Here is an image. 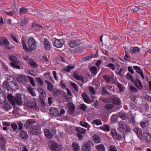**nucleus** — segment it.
<instances>
[{
    "label": "nucleus",
    "mask_w": 151,
    "mask_h": 151,
    "mask_svg": "<svg viewBox=\"0 0 151 151\" xmlns=\"http://www.w3.org/2000/svg\"><path fill=\"white\" fill-rule=\"evenodd\" d=\"M97 68L95 66H92L90 69V70L91 74L95 75L97 73Z\"/></svg>",
    "instance_id": "35"
},
{
    "label": "nucleus",
    "mask_w": 151,
    "mask_h": 151,
    "mask_svg": "<svg viewBox=\"0 0 151 151\" xmlns=\"http://www.w3.org/2000/svg\"><path fill=\"white\" fill-rule=\"evenodd\" d=\"M133 131L139 138H140L142 136V130L138 127H135L133 129Z\"/></svg>",
    "instance_id": "19"
},
{
    "label": "nucleus",
    "mask_w": 151,
    "mask_h": 151,
    "mask_svg": "<svg viewBox=\"0 0 151 151\" xmlns=\"http://www.w3.org/2000/svg\"><path fill=\"white\" fill-rule=\"evenodd\" d=\"M73 151H79L80 150V147L76 142H73L72 145Z\"/></svg>",
    "instance_id": "24"
},
{
    "label": "nucleus",
    "mask_w": 151,
    "mask_h": 151,
    "mask_svg": "<svg viewBox=\"0 0 151 151\" xmlns=\"http://www.w3.org/2000/svg\"><path fill=\"white\" fill-rule=\"evenodd\" d=\"M88 90L90 93L93 95L95 94L96 93L93 88L92 86H89L88 88Z\"/></svg>",
    "instance_id": "59"
},
{
    "label": "nucleus",
    "mask_w": 151,
    "mask_h": 151,
    "mask_svg": "<svg viewBox=\"0 0 151 151\" xmlns=\"http://www.w3.org/2000/svg\"><path fill=\"white\" fill-rule=\"evenodd\" d=\"M144 98L146 100L151 101V96L148 94H146L145 95Z\"/></svg>",
    "instance_id": "64"
},
{
    "label": "nucleus",
    "mask_w": 151,
    "mask_h": 151,
    "mask_svg": "<svg viewBox=\"0 0 151 151\" xmlns=\"http://www.w3.org/2000/svg\"><path fill=\"white\" fill-rule=\"evenodd\" d=\"M140 49L138 47H132L130 50V52L132 54L134 53H137L139 52Z\"/></svg>",
    "instance_id": "34"
},
{
    "label": "nucleus",
    "mask_w": 151,
    "mask_h": 151,
    "mask_svg": "<svg viewBox=\"0 0 151 151\" xmlns=\"http://www.w3.org/2000/svg\"><path fill=\"white\" fill-rule=\"evenodd\" d=\"M35 122V121L33 119L27 120L24 125V127L26 128H31Z\"/></svg>",
    "instance_id": "13"
},
{
    "label": "nucleus",
    "mask_w": 151,
    "mask_h": 151,
    "mask_svg": "<svg viewBox=\"0 0 151 151\" xmlns=\"http://www.w3.org/2000/svg\"><path fill=\"white\" fill-rule=\"evenodd\" d=\"M27 22V21L26 20L25 18L21 20L20 22V25L21 27H24Z\"/></svg>",
    "instance_id": "48"
},
{
    "label": "nucleus",
    "mask_w": 151,
    "mask_h": 151,
    "mask_svg": "<svg viewBox=\"0 0 151 151\" xmlns=\"http://www.w3.org/2000/svg\"><path fill=\"white\" fill-rule=\"evenodd\" d=\"M0 44L1 45H5L6 47L8 49L10 50L11 48L9 46V42L6 38L3 37L0 40Z\"/></svg>",
    "instance_id": "10"
},
{
    "label": "nucleus",
    "mask_w": 151,
    "mask_h": 151,
    "mask_svg": "<svg viewBox=\"0 0 151 151\" xmlns=\"http://www.w3.org/2000/svg\"><path fill=\"white\" fill-rule=\"evenodd\" d=\"M107 67L110 68L113 70H114L115 69V67L114 65L111 63L108 64Z\"/></svg>",
    "instance_id": "61"
},
{
    "label": "nucleus",
    "mask_w": 151,
    "mask_h": 151,
    "mask_svg": "<svg viewBox=\"0 0 151 151\" xmlns=\"http://www.w3.org/2000/svg\"><path fill=\"white\" fill-rule=\"evenodd\" d=\"M130 128L127 125H126V127L125 128V130H124V132L125 133H124L123 134V137L124 139L125 140V137L127 134V133L128 132H130Z\"/></svg>",
    "instance_id": "45"
},
{
    "label": "nucleus",
    "mask_w": 151,
    "mask_h": 151,
    "mask_svg": "<svg viewBox=\"0 0 151 151\" xmlns=\"http://www.w3.org/2000/svg\"><path fill=\"white\" fill-rule=\"evenodd\" d=\"M28 43L29 48L27 47L26 44L23 45V49L27 52H31L36 48L37 42L33 38L31 37L28 40Z\"/></svg>",
    "instance_id": "1"
},
{
    "label": "nucleus",
    "mask_w": 151,
    "mask_h": 151,
    "mask_svg": "<svg viewBox=\"0 0 151 151\" xmlns=\"http://www.w3.org/2000/svg\"><path fill=\"white\" fill-rule=\"evenodd\" d=\"M3 87L6 89L8 91L9 89L12 90H16L18 88V84L16 81L12 82L9 81V82H7L6 81H4L3 83Z\"/></svg>",
    "instance_id": "2"
},
{
    "label": "nucleus",
    "mask_w": 151,
    "mask_h": 151,
    "mask_svg": "<svg viewBox=\"0 0 151 151\" xmlns=\"http://www.w3.org/2000/svg\"><path fill=\"white\" fill-rule=\"evenodd\" d=\"M142 135L145 137L147 142H151V136L149 134L144 132L142 134Z\"/></svg>",
    "instance_id": "25"
},
{
    "label": "nucleus",
    "mask_w": 151,
    "mask_h": 151,
    "mask_svg": "<svg viewBox=\"0 0 151 151\" xmlns=\"http://www.w3.org/2000/svg\"><path fill=\"white\" fill-rule=\"evenodd\" d=\"M126 124L123 122H121L119 123V126L117 128L118 131L124 133L125 128L126 127Z\"/></svg>",
    "instance_id": "16"
},
{
    "label": "nucleus",
    "mask_w": 151,
    "mask_h": 151,
    "mask_svg": "<svg viewBox=\"0 0 151 151\" xmlns=\"http://www.w3.org/2000/svg\"><path fill=\"white\" fill-rule=\"evenodd\" d=\"M129 90L132 93H136L138 91L137 89L132 86H130Z\"/></svg>",
    "instance_id": "58"
},
{
    "label": "nucleus",
    "mask_w": 151,
    "mask_h": 151,
    "mask_svg": "<svg viewBox=\"0 0 151 151\" xmlns=\"http://www.w3.org/2000/svg\"><path fill=\"white\" fill-rule=\"evenodd\" d=\"M51 92L55 96H58L61 93L59 90L56 88H54L52 91Z\"/></svg>",
    "instance_id": "29"
},
{
    "label": "nucleus",
    "mask_w": 151,
    "mask_h": 151,
    "mask_svg": "<svg viewBox=\"0 0 151 151\" xmlns=\"http://www.w3.org/2000/svg\"><path fill=\"white\" fill-rule=\"evenodd\" d=\"M4 107L5 110L7 111L9 110L12 108L10 104L7 103H6L4 105Z\"/></svg>",
    "instance_id": "42"
},
{
    "label": "nucleus",
    "mask_w": 151,
    "mask_h": 151,
    "mask_svg": "<svg viewBox=\"0 0 151 151\" xmlns=\"http://www.w3.org/2000/svg\"><path fill=\"white\" fill-rule=\"evenodd\" d=\"M3 93L1 91H0V104H3L5 101V96L3 95Z\"/></svg>",
    "instance_id": "37"
},
{
    "label": "nucleus",
    "mask_w": 151,
    "mask_h": 151,
    "mask_svg": "<svg viewBox=\"0 0 151 151\" xmlns=\"http://www.w3.org/2000/svg\"><path fill=\"white\" fill-rule=\"evenodd\" d=\"M9 58L12 61L10 63V65L12 67L14 68L19 69V61L16 57L14 55H9Z\"/></svg>",
    "instance_id": "3"
},
{
    "label": "nucleus",
    "mask_w": 151,
    "mask_h": 151,
    "mask_svg": "<svg viewBox=\"0 0 151 151\" xmlns=\"http://www.w3.org/2000/svg\"><path fill=\"white\" fill-rule=\"evenodd\" d=\"M127 77L128 79L131 80L132 82L134 83L135 85L139 89H141L143 88L142 86L141 81L139 79L137 78L136 80H133L132 76L129 73L127 74Z\"/></svg>",
    "instance_id": "4"
},
{
    "label": "nucleus",
    "mask_w": 151,
    "mask_h": 151,
    "mask_svg": "<svg viewBox=\"0 0 151 151\" xmlns=\"http://www.w3.org/2000/svg\"><path fill=\"white\" fill-rule=\"evenodd\" d=\"M118 115L119 117L123 120H125L127 116L124 112H119L118 113Z\"/></svg>",
    "instance_id": "41"
},
{
    "label": "nucleus",
    "mask_w": 151,
    "mask_h": 151,
    "mask_svg": "<svg viewBox=\"0 0 151 151\" xmlns=\"http://www.w3.org/2000/svg\"><path fill=\"white\" fill-rule=\"evenodd\" d=\"M116 85L118 88L119 89L120 91L121 92H122L123 91V88L122 87V85L121 83H119L118 81H117L116 82Z\"/></svg>",
    "instance_id": "55"
},
{
    "label": "nucleus",
    "mask_w": 151,
    "mask_h": 151,
    "mask_svg": "<svg viewBox=\"0 0 151 151\" xmlns=\"http://www.w3.org/2000/svg\"><path fill=\"white\" fill-rule=\"evenodd\" d=\"M32 27L36 31L39 30L40 27H42L41 26L37 24H34V25H32Z\"/></svg>",
    "instance_id": "53"
},
{
    "label": "nucleus",
    "mask_w": 151,
    "mask_h": 151,
    "mask_svg": "<svg viewBox=\"0 0 151 151\" xmlns=\"http://www.w3.org/2000/svg\"><path fill=\"white\" fill-rule=\"evenodd\" d=\"M37 91L40 94L39 97L40 99H45L46 97V94L44 89L41 88H38Z\"/></svg>",
    "instance_id": "12"
},
{
    "label": "nucleus",
    "mask_w": 151,
    "mask_h": 151,
    "mask_svg": "<svg viewBox=\"0 0 151 151\" xmlns=\"http://www.w3.org/2000/svg\"><path fill=\"white\" fill-rule=\"evenodd\" d=\"M82 96L83 98L84 101L86 103L88 104H90V102L89 98L86 94L83 92L82 94Z\"/></svg>",
    "instance_id": "27"
},
{
    "label": "nucleus",
    "mask_w": 151,
    "mask_h": 151,
    "mask_svg": "<svg viewBox=\"0 0 151 151\" xmlns=\"http://www.w3.org/2000/svg\"><path fill=\"white\" fill-rule=\"evenodd\" d=\"M8 99L10 103L12 105H17L19 106V96H17V97H14L11 94L8 96Z\"/></svg>",
    "instance_id": "5"
},
{
    "label": "nucleus",
    "mask_w": 151,
    "mask_h": 151,
    "mask_svg": "<svg viewBox=\"0 0 151 151\" xmlns=\"http://www.w3.org/2000/svg\"><path fill=\"white\" fill-rule=\"evenodd\" d=\"M111 133L113 138L115 140L120 141L122 138V136L118 133L115 129H112L111 131Z\"/></svg>",
    "instance_id": "7"
},
{
    "label": "nucleus",
    "mask_w": 151,
    "mask_h": 151,
    "mask_svg": "<svg viewBox=\"0 0 151 151\" xmlns=\"http://www.w3.org/2000/svg\"><path fill=\"white\" fill-rule=\"evenodd\" d=\"M114 106L113 104H106L104 106L105 108L107 110H111Z\"/></svg>",
    "instance_id": "56"
},
{
    "label": "nucleus",
    "mask_w": 151,
    "mask_h": 151,
    "mask_svg": "<svg viewBox=\"0 0 151 151\" xmlns=\"http://www.w3.org/2000/svg\"><path fill=\"white\" fill-rule=\"evenodd\" d=\"M27 77L29 78L30 82L31 84L33 86H35V84L34 82V80L33 77H30L29 76H27Z\"/></svg>",
    "instance_id": "52"
},
{
    "label": "nucleus",
    "mask_w": 151,
    "mask_h": 151,
    "mask_svg": "<svg viewBox=\"0 0 151 151\" xmlns=\"http://www.w3.org/2000/svg\"><path fill=\"white\" fill-rule=\"evenodd\" d=\"M69 108V111L68 113L69 114H73L74 113L75 111V106L73 104H72L69 105L68 106Z\"/></svg>",
    "instance_id": "23"
},
{
    "label": "nucleus",
    "mask_w": 151,
    "mask_h": 151,
    "mask_svg": "<svg viewBox=\"0 0 151 151\" xmlns=\"http://www.w3.org/2000/svg\"><path fill=\"white\" fill-rule=\"evenodd\" d=\"M82 151H90L91 150V146L89 144L86 142H84L83 145L81 147Z\"/></svg>",
    "instance_id": "18"
},
{
    "label": "nucleus",
    "mask_w": 151,
    "mask_h": 151,
    "mask_svg": "<svg viewBox=\"0 0 151 151\" xmlns=\"http://www.w3.org/2000/svg\"><path fill=\"white\" fill-rule=\"evenodd\" d=\"M70 85L74 88L76 92L78 91V87L76 83L73 82H71L70 83Z\"/></svg>",
    "instance_id": "50"
},
{
    "label": "nucleus",
    "mask_w": 151,
    "mask_h": 151,
    "mask_svg": "<svg viewBox=\"0 0 151 151\" xmlns=\"http://www.w3.org/2000/svg\"><path fill=\"white\" fill-rule=\"evenodd\" d=\"M28 63L31 67L37 68L38 65L32 59H30L28 61Z\"/></svg>",
    "instance_id": "26"
},
{
    "label": "nucleus",
    "mask_w": 151,
    "mask_h": 151,
    "mask_svg": "<svg viewBox=\"0 0 151 151\" xmlns=\"http://www.w3.org/2000/svg\"><path fill=\"white\" fill-rule=\"evenodd\" d=\"M4 12L7 15L10 16H12L14 13V12L12 11H5Z\"/></svg>",
    "instance_id": "63"
},
{
    "label": "nucleus",
    "mask_w": 151,
    "mask_h": 151,
    "mask_svg": "<svg viewBox=\"0 0 151 151\" xmlns=\"http://www.w3.org/2000/svg\"><path fill=\"white\" fill-rule=\"evenodd\" d=\"M44 132L45 136L47 138L52 139L53 138V134L48 129H45Z\"/></svg>",
    "instance_id": "21"
},
{
    "label": "nucleus",
    "mask_w": 151,
    "mask_h": 151,
    "mask_svg": "<svg viewBox=\"0 0 151 151\" xmlns=\"http://www.w3.org/2000/svg\"><path fill=\"white\" fill-rule=\"evenodd\" d=\"M76 130L81 134H84L86 132V129L80 127H76Z\"/></svg>",
    "instance_id": "32"
},
{
    "label": "nucleus",
    "mask_w": 151,
    "mask_h": 151,
    "mask_svg": "<svg viewBox=\"0 0 151 151\" xmlns=\"http://www.w3.org/2000/svg\"><path fill=\"white\" fill-rule=\"evenodd\" d=\"M96 148L99 151H105V148L104 146L101 144L97 146Z\"/></svg>",
    "instance_id": "44"
},
{
    "label": "nucleus",
    "mask_w": 151,
    "mask_h": 151,
    "mask_svg": "<svg viewBox=\"0 0 151 151\" xmlns=\"http://www.w3.org/2000/svg\"><path fill=\"white\" fill-rule=\"evenodd\" d=\"M74 68V66H70L68 65L67 67L63 69V70L67 72H69L70 69L73 68Z\"/></svg>",
    "instance_id": "49"
},
{
    "label": "nucleus",
    "mask_w": 151,
    "mask_h": 151,
    "mask_svg": "<svg viewBox=\"0 0 151 151\" xmlns=\"http://www.w3.org/2000/svg\"><path fill=\"white\" fill-rule=\"evenodd\" d=\"M44 46L45 49L47 50H50L51 48L50 42L46 38L44 39L43 41Z\"/></svg>",
    "instance_id": "17"
},
{
    "label": "nucleus",
    "mask_w": 151,
    "mask_h": 151,
    "mask_svg": "<svg viewBox=\"0 0 151 151\" xmlns=\"http://www.w3.org/2000/svg\"><path fill=\"white\" fill-rule=\"evenodd\" d=\"M125 55L124 58V60L127 61H129L130 60V57L128 55L127 53L126 50L125 51Z\"/></svg>",
    "instance_id": "60"
},
{
    "label": "nucleus",
    "mask_w": 151,
    "mask_h": 151,
    "mask_svg": "<svg viewBox=\"0 0 151 151\" xmlns=\"http://www.w3.org/2000/svg\"><path fill=\"white\" fill-rule=\"evenodd\" d=\"M58 144L56 142H52L50 148L52 150H55L58 147Z\"/></svg>",
    "instance_id": "33"
},
{
    "label": "nucleus",
    "mask_w": 151,
    "mask_h": 151,
    "mask_svg": "<svg viewBox=\"0 0 151 151\" xmlns=\"http://www.w3.org/2000/svg\"><path fill=\"white\" fill-rule=\"evenodd\" d=\"M64 44L63 39H56L53 43L54 45L57 48H61Z\"/></svg>",
    "instance_id": "9"
},
{
    "label": "nucleus",
    "mask_w": 151,
    "mask_h": 151,
    "mask_svg": "<svg viewBox=\"0 0 151 151\" xmlns=\"http://www.w3.org/2000/svg\"><path fill=\"white\" fill-rule=\"evenodd\" d=\"M21 78L19 77V82L22 81V82L24 83V82H27V76H25V75H21L19 76Z\"/></svg>",
    "instance_id": "38"
},
{
    "label": "nucleus",
    "mask_w": 151,
    "mask_h": 151,
    "mask_svg": "<svg viewBox=\"0 0 151 151\" xmlns=\"http://www.w3.org/2000/svg\"><path fill=\"white\" fill-rule=\"evenodd\" d=\"M28 9L27 8L22 7L20 9V11H19V15H21L23 14L27 13V12Z\"/></svg>",
    "instance_id": "36"
},
{
    "label": "nucleus",
    "mask_w": 151,
    "mask_h": 151,
    "mask_svg": "<svg viewBox=\"0 0 151 151\" xmlns=\"http://www.w3.org/2000/svg\"><path fill=\"white\" fill-rule=\"evenodd\" d=\"M99 128L100 129L106 132H109L110 131V128L108 125L105 124L103 126L99 127Z\"/></svg>",
    "instance_id": "28"
},
{
    "label": "nucleus",
    "mask_w": 151,
    "mask_h": 151,
    "mask_svg": "<svg viewBox=\"0 0 151 151\" xmlns=\"http://www.w3.org/2000/svg\"><path fill=\"white\" fill-rule=\"evenodd\" d=\"M27 90L30 94L33 96H36V94L35 92L33 91V88H28Z\"/></svg>",
    "instance_id": "47"
},
{
    "label": "nucleus",
    "mask_w": 151,
    "mask_h": 151,
    "mask_svg": "<svg viewBox=\"0 0 151 151\" xmlns=\"http://www.w3.org/2000/svg\"><path fill=\"white\" fill-rule=\"evenodd\" d=\"M111 101L115 105H119L121 104L120 99L118 97L113 98L111 99Z\"/></svg>",
    "instance_id": "22"
},
{
    "label": "nucleus",
    "mask_w": 151,
    "mask_h": 151,
    "mask_svg": "<svg viewBox=\"0 0 151 151\" xmlns=\"http://www.w3.org/2000/svg\"><path fill=\"white\" fill-rule=\"evenodd\" d=\"M23 127L22 124L19 122V131L21 130L19 133V136L21 139H26L28 138V135L24 131L22 130Z\"/></svg>",
    "instance_id": "6"
},
{
    "label": "nucleus",
    "mask_w": 151,
    "mask_h": 151,
    "mask_svg": "<svg viewBox=\"0 0 151 151\" xmlns=\"http://www.w3.org/2000/svg\"><path fill=\"white\" fill-rule=\"evenodd\" d=\"M134 8L132 9L134 12H138L139 13H142L143 12V9L141 8L140 6H134Z\"/></svg>",
    "instance_id": "31"
},
{
    "label": "nucleus",
    "mask_w": 151,
    "mask_h": 151,
    "mask_svg": "<svg viewBox=\"0 0 151 151\" xmlns=\"http://www.w3.org/2000/svg\"><path fill=\"white\" fill-rule=\"evenodd\" d=\"M92 123L93 124L97 125H100L102 124L101 121L100 119H98L93 120Z\"/></svg>",
    "instance_id": "40"
},
{
    "label": "nucleus",
    "mask_w": 151,
    "mask_h": 151,
    "mask_svg": "<svg viewBox=\"0 0 151 151\" xmlns=\"http://www.w3.org/2000/svg\"><path fill=\"white\" fill-rule=\"evenodd\" d=\"M50 111L51 115L54 116H58L59 112L58 110L54 107H51L50 109Z\"/></svg>",
    "instance_id": "20"
},
{
    "label": "nucleus",
    "mask_w": 151,
    "mask_h": 151,
    "mask_svg": "<svg viewBox=\"0 0 151 151\" xmlns=\"http://www.w3.org/2000/svg\"><path fill=\"white\" fill-rule=\"evenodd\" d=\"M93 139L94 142H100L101 139L99 136L97 134H95L93 137Z\"/></svg>",
    "instance_id": "43"
},
{
    "label": "nucleus",
    "mask_w": 151,
    "mask_h": 151,
    "mask_svg": "<svg viewBox=\"0 0 151 151\" xmlns=\"http://www.w3.org/2000/svg\"><path fill=\"white\" fill-rule=\"evenodd\" d=\"M81 43V41L79 39L72 40L70 41L68 43L69 46L71 48L78 46Z\"/></svg>",
    "instance_id": "8"
},
{
    "label": "nucleus",
    "mask_w": 151,
    "mask_h": 151,
    "mask_svg": "<svg viewBox=\"0 0 151 151\" xmlns=\"http://www.w3.org/2000/svg\"><path fill=\"white\" fill-rule=\"evenodd\" d=\"M27 106L30 108H35L36 110H39V108L37 105V103L35 100L29 102L28 105Z\"/></svg>",
    "instance_id": "15"
},
{
    "label": "nucleus",
    "mask_w": 151,
    "mask_h": 151,
    "mask_svg": "<svg viewBox=\"0 0 151 151\" xmlns=\"http://www.w3.org/2000/svg\"><path fill=\"white\" fill-rule=\"evenodd\" d=\"M47 89L50 92L52 91L54 89L53 85L51 82L47 84Z\"/></svg>",
    "instance_id": "46"
},
{
    "label": "nucleus",
    "mask_w": 151,
    "mask_h": 151,
    "mask_svg": "<svg viewBox=\"0 0 151 151\" xmlns=\"http://www.w3.org/2000/svg\"><path fill=\"white\" fill-rule=\"evenodd\" d=\"M35 81L37 82L40 86H42L43 84V81H42L40 77H37L35 78Z\"/></svg>",
    "instance_id": "54"
},
{
    "label": "nucleus",
    "mask_w": 151,
    "mask_h": 151,
    "mask_svg": "<svg viewBox=\"0 0 151 151\" xmlns=\"http://www.w3.org/2000/svg\"><path fill=\"white\" fill-rule=\"evenodd\" d=\"M101 95L102 96H108L110 95L109 93L108 92L106 88L105 87H103L102 88Z\"/></svg>",
    "instance_id": "30"
},
{
    "label": "nucleus",
    "mask_w": 151,
    "mask_h": 151,
    "mask_svg": "<svg viewBox=\"0 0 151 151\" xmlns=\"http://www.w3.org/2000/svg\"><path fill=\"white\" fill-rule=\"evenodd\" d=\"M103 77V78L106 81V83H109L110 81V78L109 76L107 75H104Z\"/></svg>",
    "instance_id": "51"
},
{
    "label": "nucleus",
    "mask_w": 151,
    "mask_h": 151,
    "mask_svg": "<svg viewBox=\"0 0 151 151\" xmlns=\"http://www.w3.org/2000/svg\"><path fill=\"white\" fill-rule=\"evenodd\" d=\"M118 118L117 115L116 114H113L111 116V122H117V119Z\"/></svg>",
    "instance_id": "39"
},
{
    "label": "nucleus",
    "mask_w": 151,
    "mask_h": 151,
    "mask_svg": "<svg viewBox=\"0 0 151 151\" xmlns=\"http://www.w3.org/2000/svg\"><path fill=\"white\" fill-rule=\"evenodd\" d=\"M31 131L34 135H38L41 133L40 128L38 126H35L32 128Z\"/></svg>",
    "instance_id": "14"
},
{
    "label": "nucleus",
    "mask_w": 151,
    "mask_h": 151,
    "mask_svg": "<svg viewBox=\"0 0 151 151\" xmlns=\"http://www.w3.org/2000/svg\"><path fill=\"white\" fill-rule=\"evenodd\" d=\"M11 126L14 131L17 128V125L16 123H12L11 124Z\"/></svg>",
    "instance_id": "62"
},
{
    "label": "nucleus",
    "mask_w": 151,
    "mask_h": 151,
    "mask_svg": "<svg viewBox=\"0 0 151 151\" xmlns=\"http://www.w3.org/2000/svg\"><path fill=\"white\" fill-rule=\"evenodd\" d=\"M22 95L19 94V105L22 104L23 102H24V105L27 106L28 105L29 101H28L27 98L26 96H24V95H23V98L22 99Z\"/></svg>",
    "instance_id": "11"
},
{
    "label": "nucleus",
    "mask_w": 151,
    "mask_h": 151,
    "mask_svg": "<svg viewBox=\"0 0 151 151\" xmlns=\"http://www.w3.org/2000/svg\"><path fill=\"white\" fill-rule=\"evenodd\" d=\"M79 107L81 109L83 110V111H85L87 109V106L83 104H81L79 105Z\"/></svg>",
    "instance_id": "57"
}]
</instances>
